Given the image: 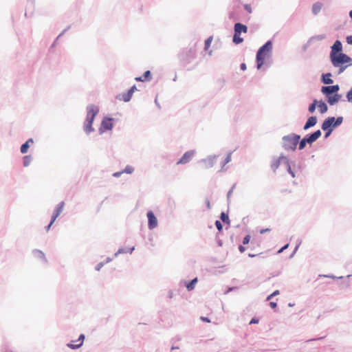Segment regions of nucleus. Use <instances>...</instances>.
Returning <instances> with one entry per match:
<instances>
[{"label":"nucleus","instance_id":"obj_1","mask_svg":"<svg viewBox=\"0 0 352 352\" xmlns=\"http://www.w3.org/2000/svg\"><path fill=\"white\" fill-rule=\"evenodd\" d=\"M272 39H269L258 48L255 58L256 68L258 70L261 69L265 65H267V60L272 57Z\"/></svg>","mask_w":352,"mask_h":352},{"label":"nucleus","instance_id":"obj_2","mask_svg":"<svg viewBox=\"0 0 352 352\" xmlns=\"http://www.w3.org/2000/svg\"><path fill=\"white\" fill-rule=\"evenodd\" d=\"M340 85H324L321 87V93L324 96L325 100L330 105L336 104L341 100L342 95L338 93Z\"/></svg>","mask_w":352,"mask_h":352},{"label":"nucleus","instance_id":"obj_3","mask_svg":"<svg viewBox=\"0 0 352 352\" xmlns=\"http://www.w3.org/2000/svg\"><path fill=\"white\" fill-rule=\"evenodd\" d=\"M300 135L296 134H290L283 138V147L285 150L294 151L300 140Z\"/></svg>","mask_w":352,"mask_h":352},{"label":"nucleus","instance_id":"obj_4","mask_svg":"<svg viewBox=\"0 0 352 352\" xmlns=\"http://www.w3.org/2000/svg\"><path fill=\"white\" fill-rule=\"evenodd\" d=\"M195 58V50L193 48L184 49L179 54V58L182 65L185 67Z\"/></svg>","mask_w":352,"mask_h":352},{"label":"nucleus","instance_id":"obj_5","mask_svg":"<svg viewBox=\"0 0 352 352\" xmlns=\"http://www.w3.org/2000/svg\"><path fill=\"white\" fill-rule=\"evenodd\" d=\"M331 65L336 67H340L342 65H350V62L352 61V58L348 54H343L341 55H337L329 58Z\"/></svg>","mask_w":352,"mask_h":352},{"label":"nucleus","instance_id":"obj_6","mask_svg":"<svg viewBox=\"0 0 352 352\" xmlns=\"http://www.w3.org/2000/svg\"><path fill=\"white\" fill-rule=\"evenodd\" d=\"M343 122V118L342 117H338V118L335 119L333 117H329L327 119L324 120V122L322 124V129L324 131L327 130L328 128H330L333 129L336 126H338L339 124H342Z\"/></svg>","mask_w":352,"mask_h":352},{"label":"nucleus","instance_id":"obj_7","mask_svg":"<svg viewBox=\"0 0 352 352\" xmlns=\"http://www.w3.org/2000/svg\"><path fill=\"white\" fill-rule=\"evenodd\" d=\"M331 50L329 53V58L337 55H341L345 54L343 52V46L342 42L337 39L335 41L333 44L330 47Z\"/></svg>","mask_w":352,"mask_h":352},{"label":"nucleus","instance_id":"obj_8","mask_svg":"<svg viewBox=\"0 0 352 352\" xmlns=\"http://www.w3.org/2000/svg\"><path fill=\"white\" fill-rule=\"evenodd\" d=\"M241 8L240 5H233L232 10L228 12V18L230 20L239 21L241 20Z\"/></svg>","mask_w":352,"mask_h":352},{"label":"nucleus","instance_id":"obj_9","mask_svg":"<svg viewBox=\"0 0 352 352\" xmlns=\"http://www.w3.org/2000/svg\"><path fill=\"white\" fill-rule=\"evenodd\" d=\"M63 207H64V202L63 201L60 202L57 205L56 209L54 210V211L53 212V214H52V220H51L50 224L47 227V230H50V228L52 226V225L56 221V219H57L58 217L61 214V212H63Z\"/></svg>","mask_w":352,"mask_h":352},{"label":"nucleus","instance_id":"obj_10","mask_svg":"<svg viewBox=\"0 0 352 352\" xmlns=\"http://www.w3.org/2000/svg\"><path fill=\"white\" fill-rule=\"evenodd\" d=\"M97 111L92 114L87 115L85 122H84V130L87 133H89L91 131L94 130L91 124H93V122L94 118L96 115Z\"/></svg>","mask_w":352,"mask_h":352},{"label":"nucleus","instance_id":"obj_11","mask_svg":"<svg viewBox=\"0 0 352 352\" xmlns=\"http://www.w3.org/2000/svg\"><path fill=\"white\" fill-rule=\"evenodd\" d=\"M248 31V27L246 25L239 22V21L236 22L234 23V33H236V34L241 35L242 33H244V34L247 33Z\"/></svg>","mask_w":352,"mask_h":352},{"label":"nucleus","instance_id":"obj_12","mask_svg":"<svg viewBox=\"0 0 352 352\" xmlns=\"http://www.w3.org/2000/svg\"><path fill=\"white\" fill-rule=\"evenodd\" d=\"M331 77L332 74L331 72L322 73L320 76V82L324 85H333V80Z\"/></svg>","mask_w":352,"mask_h":352},{"label":"nucleus","instance_id":"obj_13","mask_svg":"<svg viewBox=\"0 0 352 352\" xmlns=\"http://www.w3.org/2000/svg\"><path fill=\"white\" fill-rule=\"evenodd\" d=\"M195 152L193 151H188L184 153L180 160L177 162V164H184L188 163L193 157Z\"/></svg>","mask_w":352,"mask_h":352},{"label":"nucleus","instance_id":"obj_14","mask_svg":"<svg viewBox=\"0 0 352 352\" xmlns=\"http://www.w3.org/2000/svg\"><path fill=\"white\" fill-rule=\"evenodd\" d=\"M84 339H85V336L83 334H81V335H80L78 340L68 343L67 346L72 349H78L79 347H80L82 345Z\"/></svg>","mask_w":352,"mask_h":352},{"label":"nucleus","instance_id":"obj_15","mask_svg":"<svg viewBox=\"0 0 352 352\" xmlns=\"http://www.w3.org/2000/svg\"><path fill=\"white\" fill-rule=\"evenodd\" d=\"M152 79V73L150 70L145 71L141 76L135 78L137 82H148Z\"/></svg>","mask_w":352,"mask_h":352},{"label":"nucleus","instance_id":"obj_16","mask_svg":"<svg viewBox=\"0 0 352 352\" xmlns=\"http://www.w3.org/2000/svg\"><path fill=\"white\" fill-rule=\"evenodd\" d=\"M148 219V227L150 229L155 228L157 225V220L152 211H148L147 213Z\"/></svg>","mask_w":352,"mask_h":352},{"label":"nucleus","instance_id":"obj_17","mask_svg":"<svg viewBox=\"0 0 352 352\" xmlns=\"http://www.w3.org/2000/svg\"><path fill=\"white\" fill-rule=\"evenodd\" d=\"M133 93L130 90H127L126 92L119 94L116 96L117 99L122 100L124 102H129L133 96Z\"/></svg>","mask_w":352,"mask_h":352},{"label":"nucleus","instance_id":"obj_18","mask_svg":"<svg viewBox=\"0 0 352 352\" xmlns=\"http://www.w3.org/2000/svg\"><path fill=\"white\" fill-rule=\"evenodd\" d=\"M321 135V131L320 130H318L315 131L314 133H311L309 136L307 138H305L306 141L308 144H311L316 141Z\"/></svg>","mask_w":352,"mask_h":352},{"label":"nucleus","instance_id":"obj_19","mask_svg":"<svg viewBox=\"0 0 352 352\" xmlns=\"http://www.w3.org/2000/svg\"><path fill=\"white\" fill-rule=\"evenodd\" d=\"M217 157H209L204 161V166L206 168H210L213 167V166L217 164Z\"/></svg>","mask_w":352,"mask_h":352},{"label":"nucleus","instance_id":"obj_20","mask_svg":"<svg viewBox=\"0 0 352 352\" xmlns=\"http://www.w3.org/2000/svg\"><path fill=\"white\" fill-rule=\"evenodd\" d=\"M112 128V120L110 118L104 119L100 129L102 131L110 130Z\"/></svg>","mask_w":352,"mask_h":352},{"label":"nucleus","instance_id":"obj_21","mask_svg":"<svg viewBox=\"0 0 352 352\" xmlns=\"http://www.w3.org/2000/svg\"><path fill=\"white\" fill-rule=\"evenodd\" d=\"M322 3L321 2H316L312 5L311 12L314 15H317L320 13L322 8Z\"/></svg>","mask_w":352,"mask_h":352},{"label":"nucleus","instance_id":"obj_22","mask_svg":"<svg viewBox=\"0 0 352 352\" xmlns=\"http://www.w3.org/2000/svg\"><path fill=\"white\" fill-rule=\"evenodd\" d=\"M317 123V118L316 117H310L307 120V122L304 126V129L306 130L314 125H316Z\"/></svg>","mask_w":352,"mask_h":352},{"label":"nucleus","instance_id":"obj_23","mask_svg":"<svg viewBox=\"0 0 352 352\" xmlns=\"http://www.w3.org/2000/svg\"><path fill=\"white\" fill-rule=\"evenodd\" d=\"M34 141L32 138H30L24 144L21 146V151L22 153H26L28 148L30 146V144H32Z\"/></svg>","mask_w":352,"mask_h":352},{"label":"nucleus","instance_id":"obj_24","mask_svg":"<svg viewBox=\"0 0 352 352\" xmlns=\"http://www.w3.org/2000/svg\"><path fill=\"white\" fill-rule=\"evenodd\" d=\"M244 39L243 37L241 36L240 34H238L236 33L233 34L232 36V43L235 45H239L243 42Z\"/></svg>","mask_w":352,"mask_h":352},{"label":"nucleus","instance_id":"obj_25","mask_svg":"<svg viewBox=\"0 0 352 352\" xmlns=\"http://www.w3.org/2000/svg\"><path fill=\"white\" fill-rule=\"evenodd\" d=\"M317 107L318 110H328L327 101H324L322 100H320V101L318 100Z\"/></svg>","mask_w":352,"mask_h":352},{"label":"nucleus","instance_id":"obj_26","mask_svg":"<svg viewBox=\"0 0 352 352\" xmlns=\"http://www.w3.org/2000/svg\"><path fill=\"white\" fill-rule=\"evenodd\" d=\"M284 160L283 157H279L274 160L272 163L271 167L274 171H276L280 166V160Z\"/></svg>","mask_w":352,"mask_h":352},{"label":"nucleus","instance_id":"obj_27","mask_svg":"<svg viewBox=\"0 0 352 352\" xmlns=\"http://www.w3.org/2000/svg\"><path fill=\"white\" fill-rule=\"evenodd\" d=\"M198 281L197 278H195L190 283H188L186 285V289L188 291H192L194 289L195 285Z\"/></svg>","mask_w":352,"mask_h":352},{"label":"nucleus","instance_id":"obj_28","mask_svg":"<svg viewBox=\"0 0 352 352\" xmlns=\"http://www.w3.org/2000/svg\"><path fill=\"white\" fill-rule=\"evenodd\" d=\"M342 102H345L346 101L352 103V87L346 94V100H342Z\"/></svg>","mask_w":352,"mask_h":352},{"label":"nucleus","instance_id":"obj_29","mask_svg":"<svg viewBox=\"0 0 352 352\" xmlns=\"http://www.w3.org/2000/svg\"><path fill=\"white\" fill-rule=\"evenodd\" d=\"M326 38L325 34H318L316 36H313L309 38V41H312L314 40L322 41Z\"/></svg>","mask_w":352,"mask_h":352},{"label":"nucleus","instance_id":"obj_30","mask_svg":"<svg viewBox=\"0 0 352 352\" xmlns=\"http://www.w3.org/2000/svg\"><path fill=\"white\" fill-rule=\"evenodd\" d=\"M349 66L350 65H340V67H336V68H338L337 75H340L343 73Z\"/></svg>","mask_w":352,"mask_h":352},{"label":"nucleus","instance_id":"obj_31","mask_svg":"<svg viewBox=\"0 0 352 352\" xmlns=\"http://www.w3.org/2000/svg\"><path fill=\"white\" fill-rule=\"evenodd\" d=\"M318 104V100L314 99L311 103L308 106L307 110H316Z\"/></svg>","mask_w":352,"mask_h":352},{"label":"nucleus","instance_id":"obj_32","mask_svg":"<svg viewBox=\"0 0 352 352\" xmlns=\"http://www.w3.org/2000/svg\"><path fill=\"white\" fill-rule=\"evenodd\" d=\"M212 41V36H209L204 41V50H207L210 47L211 43Z\"/></svg>","mask_w":352,"mask_h":352},{"label":"nucleus","instance_id":"obj_33","mask_svg":"<svg viewBox=\"0 0 352 352\" xmlns=\"http://www.w3.org/2000/svg\"><path fill=\"white\" fill-rule=\"evenodd\" d=\"M31 162V157L30 155H26L23 157V164L25 166H29Z\"/></svg>","mask_w":352,"mask_h":352},{"label":"nucleus","instance_id":"obj_34","mask_svg":"<svg viewBox=\"0 0 352 352\" xmlns=\"http://www.w3.org/2000/svg\"><path fill=\"white\" fill-rule=\"evenodd\" d=\"M221 219L222 221L227 223H229V222H230L228 216L226 214H225L224 212L221 213Z\"/></svg>","mask_w":352,"mask_h":352},{"label":"nucleus","instance_id":"obj_35","mask_svg":"<svg viewBox=\"0 0 352 352\" xmlns=\"http://www.w3.org/2000/svg\"><path fill=\"white\" fill-rule=\"evenodd\" d=\"M243 6L248 13L251 14L252 12V9L250 4L245 3L243 5Z\"/></svg>","mask_w":352,"mask_h":352},{"label":"nucleus","instance_id":"obj_36","mask_svg":"<svg viewBox=\"0 0 352 352\" xmlns=\"http://www.w3.org/2000/svg\"><path fill=\"white\" fill-rule=\"evenodd\" d=\"M299 143V149H302L306 146V144H308L305 138H303Z\"/></svg>","mask_w":352,"mask_h":352},{"label":"nucleus","instance_id":"obj_37","mask_svg":"<svg viewBox=\"0 0 352 352\" xmlns=\"http://www.w3.org/2000/svg\"><path fill=\"white\" fill-rule=\"evenodd\" d=\"M86 110L87 111H89V110H99V107L95 104H89L87 107H86Z\"/></svg>","mask_w":352,"mask_h":352},{"label":"nucleus","instance_id":"obj_38","mask_svg":"<svg viewBox=\"0 0 352 352\" xmlns=\"http://www.w3.org/2000/svg\"><path fill=\"white\" fill-rule=\"evenodd\" d=\"M133 250H134V248H133H133H131L130 249V250H129V251H128L127 250H124V249H123V248H121V249H120V250H118V253H117V254H122V253H126V252H129L130 254H131V253H132V252L133 251Z\"/></svg>","mask_w":352,"mask_h":352},{"label":"nucleus","instance_id":"obj_39","mask_svg":"<svg viewBox=\"0 0 352 352\" xmlns=\"http://www.w3.org/2000/svg\"><path fill=\"white\" fill-rule=\"evenodd\" d=\"M71 28V25H68L67 28H65L58 35V36L60 38L63 36L69 29Z\"/></svg>","mask_w":352,"mask_h":352},{"label":"nucleus","instance_id":"obj_40","mask_svg":"<svg viewBox=\"0 0 352 352\" xmlns=\"http://www.w3.org/2000/svg\"><path fill=\"white\" fill-rule=\"evenodd\" d=\"M214 224H216V226L217 228V229L219 230V232H221L223 229V226H222V223L220 221L217 220L216 221V223H214Z\"/></svg>","mask_w":352,"mask_h":352},{"label":"nucleus","instance_id":"obj_41","mask_svg":"<svg viewBox=\"0 0 352 352\" xmlns=\"http://www.w3.org/2000/svg\"><path fill=\"white\" fill-rule=\"evenodd\" d=\"M346 42L347 44L352 45V35H348L346 36Z\"/></svg>","mask_w":352,"mask_h":352},{"label":"nucleus","instance_id":"obj_42","mask_svg":"<svg viewBox=\"0 0 352 352\" xmlns=\"http://www.w3.org/2000/svg\"><path fill=\"white\" fill-rule=\"evenodd\" d=\"M278 294H279V290H275V291L274 292V293H272V294H270V295H269V296H268V297H267V300H270L273 296H276V295H278Z\"/></svg>","mask_w":352,"mask_h":352},{"label":"nucleus","instance_id":"obj_43","mask_svg":"<svg viewBox=\"0 0 352 352\" xmlns=\"http://www.w3.org/2000/svg\"><path fill=\"white\" fill-rule=\"evenodd\" d=\"M133 171V169L131 166H126L124 169V170L122 173H132Z\"/></svg>","mask_w":352,"mask_h":352},{"label":"nucleus","instance_id":"obj_44","mask_svg":"<svg viewBox=\"0 0 352 352\" xmlns=\"http://www.w3.org/2000/svg\"><path fill=\"white\" fill-rule=\"evenodd\" d=\"M250 235H247L244 239H243V244H248L250 243Z\"/></svg>","mask_w":352,"mask_h":352},{"label":"nucleus","instance_id":"obj_45","mask_svg":"<svg viewBox=\"0 0 352 352\" xmlns=\"http://www.w3.org/2000/svg\"><path fill=\"white\" fill-rule=\"evenodd\" d=\"M311 41H309V39L308 40V41L302 45V50L303 51H305L307 50V48L309 46L310 43H311Z\"/></svg>","mask_w":352,"mask_h":352},{"label":"nucleus","instance_id":"obj_46","mask_svg":"<svg viewBox=\"0 0 352 352\" xmlns=\"http://www.w3.org/2000/svg\"><path fill=\"white\" fill-rule=\"evenodd\" d=\"M240 69L242 71H245L247 69V65L245 63H242L240 64Z\"/></svg>","mask_w":352,"mask_h":352},{"label":"nucleus","instance_id":"obj_47","mask_svg":"<svg viewBox=\"0 0 352 352\" xmlns=\"http://www.w3.org/2000/svg\"><path fill=\"white\" fill-rule=\"evenodd\" d=\"M287 170H289V173L292 174V177H295V173L293 170H292L291 167L289 166V164H287Z\"/></svg>","mask_w":352,"mask_h":352},{"label":"nucleus","instance_id":"obj_48","mask_svg":"<svg viewBox=\"0 0 352 352\" xmlns=\"http://www.w3.org/2000/svg\"><path fill=\"white\" fill-rule=\"evenodd\" d=\"M129 90H130L133 94L137 90L136 85H133L129 89Z\"/></svg>","mask_w":352,"mask_h":352},{"label":"nucleus","instance_id":"obj_49","mask_svg":"<svg viewBox=\"0 0 352 352\" xmlns=\"http://www.w3.org/2000/svg\"><path fill=\"white\" fill-rule=\"evenodd\" d=\"M60 38L58 36H57L55 40L54 41V42L52 43V47H54L56 45H57V43H58V41Z\"/></svg>","mask_w":352,"mask_h":352},{"label":"nucleus","instance_id":"obj_50","mask_svg":"<svg viewBox=\"0 0 352 352\" xmlns=\"http://www.w3.org/2000/svg\"><path fill=\"white\" fill-rule=\"evenodd\" d=\"M245 251V248L243 245H239V252L243 253Z\"/></svg>","mask_w":352,"mask_h":352},{"label":"nucleus","instance_id":"obj_51","mask_svg":"<svg viewBox=\"0 0 352 352\" xmlns=\"http://www.w3.org/2000/svg\"><path fill=\"white\" fill-rule=\"evenodd\" d=\"M270 305L272 309H275L277 306V304L275 302H270Z\"/></svg>","mask_w":352,"mask_h":352},{"label":"nucleus","instance_id":"obj_52","mask_svg":"<svg viewBox=\"0 0 352 352\" xmlns=\"http://www.w3.org/2000/svg\"><path fill=\"white\" fill-rule=\"evenodd\" d=\"M201 320L206 322H210V320L207 317L205 316H201Z\"/></svg>","mask_w":352,"mask_h":352},{"label":"nucleus","instance_id":"obj_53","mask_svg":"<svg viewBox=\"0 0 352 352\" xmlns=\"http://www.w3.org/2000/svg\"><path fill=\"white\" fill-rule=\"evenodd\" d=\"M288 247V244H285L284 246H283L278 251V253L282 252L284 250H285Z\"/></svg>","mask_w":352,"mask_h":352},{"label":"nucleus","instance_id":"obj_54","mask_svg":"<svg viewBox=\"0 0 352 352\" xmlns=\"http://www.w3.org/2000/svg\"><path fill=\"white\" fill-rule=\"evenodd\" d=\"M155 105H156L157 108H158V109H161L162 108L160 104V103L158 102L157 97L155 99Z\"/></svg>","mask_w":352,"mask_h":352},{"label":"nucleus","instance_id":"obj_55","mask_svg":"<svg viewBox=\"0 0 352 352\" xmlns=\"http://www.w3.org/2000/svg\"><path fill=\"white\" fill-rule=\"evenodd\" d=\"M258 319L252 318L250 320V324H255V323H258Z\"/></svg>","mask_w":352,"mask_h":352},{"label":"nucleus","instance_id":"obj_56","mask_svg":"<svg viewBox=\"0 0 352 352\" xmlns=\"http://www.w3.org/2000/svg\"><path fill=\"white\" fill-rule=\"evenodd\" d=\"M327 131V133L325 135L326 138L328 137L331 134V133L333 131V129H331L330 128H328Z\"/></svg>","mask_w":352,"mask_h":352},{"label":"nucleus","instance_id":"obj_57","mask_svg":"<svg viewBox=\"0 0 352 352\" xmlns=\"http://www.w3.org/2000/svg\"><path fill=\"white\" fill-rule=\"evenodd\" d=\"M234 5H240L241 3V0H233Z\"/></svg>","mask_w":352,"mask_h":352},{"label":"nucleus","instance_id":"obj_58","mask_svg":"<svg viewBox=\"0 0 352 352\" xmlns=\"http://www.w3.org/2000/svg\"><path fill=\"white\" fill-rule=\"evenodd\" d=\"M123 172H116L113 174L114 177H119Z\"/></svg>","mask_w":352,"mask_h":352},{"label":"nucleus","instance_id":"obj_59","mask_svg":"<svg viewBox=\"0 0 352 352\" xmlns=\"http://www.w3.org/2000/svg\"><path fill=\"white\" fill-rule=\"evenodd\" d=\"M230 160V155H228V156L227 157V158H226V161L224 162V164H225V163L228 162Z\"/></svg>","mask_w":352,"mask_h":352},{"label":"nucleus","instance_id":"obj_60","mask_svg":"<svg viewBox=\"0 0 352 352\" xmlns=\"http://www.w3.org/2000/svg\"><path fill=\"white\" fill-rule=\"evenodd\" d=\"M349 16L351 18V19L352 20V10L349 11Z\"/></svg>","mask_w":352,"mask_h":352},{"label":"nucleus","instance_id":"obj_61","mask_svg":"<svg viewBox=\"0 0 352 352\" xmlns=\"http://www.w3.org/2000/svg\"><path fill=\"white\" fill-rule=\"evenodd\" d=\"M248 256H249V257L253 258V257L256 256V254H249Z\"/></svg>","mask_w":352,"mask_h":352},{"label":"nucleus","instance_id":"obj_62","mask_svg":"<svg viewBox=\"0 0 352 352\" xmlns=\"http://www.w3.org/2000/svg\"><path fill=\"white\" fill-rule=\"evenodd\" d=\"M102 267V264L98 265V266L96 267L97 270H99Z\"/></svg>","mask_w":352,"mask_h":352},{"label":"nucleus","instance_id":"obj_63","mask_svg":"<svg viewBox=\"0 0 352 352\" xmlns=\"http://www.w3.org/2000/svg\"><path fill=\"white\" fill-rule=\"evenodd\" d=\"M54 47H52V45H50L49 48V52H52Z\"/></svg>","mask_w":352,"mask_h":352},{"label":"nucleus","instance_id":"obj_64","mask_svg":"<svg viewBox=\"0 0 352 352\" xmlns=\"http://www.w3.org/2000/svg\"><path fill=\"white\" fill-rule=\"evenodd\" d=\"M267 230H269V229H267V230H261V232H261V233H263V232H265V231H267Z\"/></svg>","mask_w":352,"mask_h":352}]
</instances>
